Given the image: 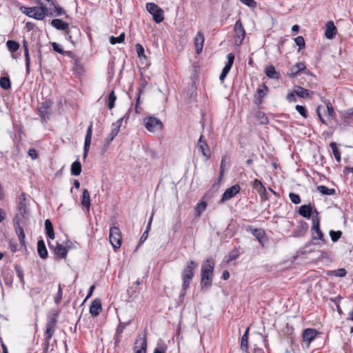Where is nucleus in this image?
<instances>
[{
	"label": "nucleus",
	"instance_id": "obj_3",
	"mask_svg": "<svg viewBox=\"0 0 353 353\" xmlns=\"http://www.w3.org/2000/svg\"><path fill=\"white\" fill-rule=\"evenodd\" d=\"M21 9L23 14L37 20L42 21L48 15V8L41 3L39 6L21 7Z\"/></svg>",
	"mask_w": 353,
	"mask_h": 353
},
{
	"label": "nucleus",
	"instance_id": "obj_18",
	"mask_svg": "<svg viewBox=\"0 0 353 353\" xmlns=\"http://www.w3.org/2000/svg\"><path fill=\"white\" fill-rule=\"evenodd\" d=\"M268 92V86L265 83L261 84L256 90V93L254 94V103L257 105H261Z\"/></svg>",
	"mask_w": 353,
	"mask_h": 353
},
{
	"label": "nucleus",
	"instance_id": "obj_54",
	"mask_svg": "<svg viewBox=\"0 0 353 353\" xmlns=\"http://www.w3.org/2000/svg\"><path fill=\"white\" fill-rule=\"evenodd\" d=\"M347 272L345 268H341L336 270H334L331 272L330 275L334 276L336 277H344L345 276Z\"/></svg>",
	"mask_w": 353,
	"mask_h": 353
},
{
	"label": "nucleus",
	"instance_id": "obj_37",
	"mask_svg": "<svg viewBox=\"0 0 353 353\" xmlns=\"http://www.w3.org/2000/svg\"><path fill=\"white\" fill-rule=\"evenodd\" d=\"M81 205L85 207L88 210L90 208V195L87 189H83L82 192V196L81 199Z\"/></svg>",
	"mask_w": 353,
	"mask_h": 353
},
{
	"label": "nucleus",
	"instance_id": "obj_59",
	"mask_svg": "<svg viewBox=\"0 0 353 353\" xmlns=\"http://www.w3.org/2000/svg\"><path fill=\"white\" fill-rule=\"evenodd\" d=\"M289 197L291 201L294 204H299L301 203V198L298 194L291 192L289 194Z\"/></svg>",
	"mask_w": 353,
	"mask_h": 353
},
{
	"label": "nucleus",
	"instance_id": "obj_61",
	"mask_svg": "<svg viewBox=\"0 0 353 353\" xmlns=\"http://www.w3.org/2000/svg\"><path fill=\"white\" fill-rule=\"evenodd\" d=\"M119 128L117 126L114 128L112 129L111 132L108 135V142L112 141L114 139V138L117 135L119 130Z\"/></svg>",
	"mask_w": 353,
	"mask_h": 353
},
{
	"label": "nucleus",
	"instance_id": "obj_58",
	"mask_svg": "<svg viewBox=\"0 0 353 353\" xmlns=\"http://www.w3.org/2000/svg\"><path fill=\"white\" fill-rule=\"evenodd\" d=\"M296 44L299 47V49H303L305 46L304 38L302 36H298L294 39Z\"/></svg>",
	"mask_w": 353,
	"mask_h": 353
},
{
	"label": "nucleus",
	"instance_id": "obj_31",
	"mask_svg": "<svg viewBox=\"0 0 353 353\" xmlns=\"http://www.w3.org/2000/svg\"><path fill=\"white\" fill-rule=\"evenodd\" d=\"M318 332L315 329L307 328L303 333V339L310 344L317 336Z\"/></svg>",
	"mask_w": 353,
	"mask_h": 353
},
{
	"label": "nucleus",
	"instance_id": "obj_17",
	"mask_svg": "<svg viewBox=\"0 0 353 353\" xmlns=\"http://www.w3.org/2000/svg\"><path fill=\"white\" fill-rule=\"evenodd\" d=\"M197 148L202 153L203 156L205 157L206 160L210 159L211 152L210 147L203 135L200 136L197 143Z\"/></svg>",
	"mask_w": 353,
	"mask_h": 353
},
{
	"label": "nucleus",
	"instance_id": "obj_12",
	"mask_svg": "<svg viewBox=\"0 0 353 353\" xmlns=\"http://www.w3.org/2000/svg\"><path fill=\"white\" fill-rule=\"evenodd\" d=\"M234 42L236 45L240 46L245 36V30L244 29L243 25L241 21L239 19L236 21L234 25Z\"/></svg>",
	"mask_w": 353,
	"mask_h": 353
},
{
	"label": "nucleus",
	"instance_id": "obj_46",
	"mask_svg": "<svg viewBox=\"0 0 353 353\" xmlns=\"http://www.w3.org/2000/svg\"><path fill=\"white\" fill-rule=\"evenodd\" d=\"M124 39H125V34L124 32H122L121 34H119V37H114V36H111L110 37V43L112 44V45H115L117 43H123L124 41Z\"/></svg>",
	"mask_w": 353,
	"mask_h": 353
},
{
	"label": "nucleus",
	"instance_id": "obj_53",
	"mask_svg": "<svg viewBox=\"0 0 353 353\" xmlns=\"http://www.w3.org/2000/svg\"><path fill=\"white\" fill-rule=\"evenodd\" d=\"M330 238L333 242H336L342 236V232L341 230L334 231L331 230L329 232Z\"/></svg>",
	"mask_w": 353,
	"mask_h": 353
},
{
	"label": "nucleus",
	"instance_id": "obj_20",
	"mask_svg": "<svg viewBox=\"0 0 353 353\" xmlns=\"http://www.w3.org/2000/svg\"><path fill=\"white\" fill-rule=\"evenodd\" d=\"M205 37L202 30H199L194 38V45L197 54L202 52Z\"/></svg>",
	"mask_w": 353,
	"mask_h": 353
},
{
	"label": "nucleus",
	"instance_id": "obj_42",
	"mask_svg": "<svg viewBox=\"0 0 353 353\" xmlns=\"http://www.w3.org/2000/svg\"><path fill=\"white\" fill-rule=\"evenodd\" d=\"M330 146L332 150V152H333V154L334 156V158L336 159V161L338 162V163H340L341 161V152L340 150L338 149V147H337V144L335 142H332L330 144Z\"/></svg>",
	"mask_w": 353,
	"mask_h": 353
},
{
	"label": "nucleus",
	"instance_id": "obj_64",
	"mask_svg": "<svg viewBox=\"0 0 353 353\" xmlns=\"http://www.w3.org/2000/svg\"><path fill=\"white\" fill-rule=\"evenodd\" d=\"M296 94L294 92H290L287 94L286 99L289 102H295L296 101Z\"/></svg>",
	"mask_w": 353,
	"mask_h": 353
},
{
	"label": "nucleus",
	"instance_id": "obj_33",
	"mask_svg": "<svg viewBox=\"0 0 353 353\" xmlns=\"http://www.w3.org/2000/svg\"><path fill=\"white\" fill-rule=\"evenodd\" d=\"M37 252L39 256L43 259H46L48 257V252L45 243L42 239L39 240L37 242Z\"/></svg>",
	"mask_w": 353,
	"mask_h": 353
},
{
	"label": "nucleus",
	"instance_id": "obj_36",
	"mask_svg": "<svg viewBox=\"0 0 353 353\" xmlns=\"http://www.w3.org/2000/svg\"><path fill=\"white\" fill-rule=\"evenodd\" d=\"M265 73L268 77L270 79H278L280 77V74L276 71L275 67L273 65H269L265 68Z\"/></svg>",
	"mask_w": 353,
	"mask_h": 353
},
{
	"label": "nucleus",
	"instance_id": "obj_10",
	"mask_svg": "<svg viewBox=\"0 0 353 353\" xmlns=\"http://www.w3.org/2000/svg\"><path fill=\"white\" fill-rule=\"evenodd\" d=\"M146 9L152 15L154 21L159 23L164 19L163 11L154 3H147Z\"/></svg>",
	"mask_w": 353,
	"mask_h": 353
},
{
	"label": "nucleus",
	"instance_id": "obj_55",
	"mask_svg": "<svg viewBox=\"0 0 353 353\" xmlns=\"http://www.w3.org/2000/svg\"><path fill=\"white\" fill-rule=\"evenodd\" d=\"M50 338L44 337V342L41 345V353H48Z\"/></svg>",
	"mask_w": 353,
	"mask_h": 353
},
{
	"label": "nucleus",
	"instance_id": "obj_25",
	"mask_svg": "<svg viewBox=\"0 0 353 353\" xmlns=\"http://www.w3.org/2000/svg\"><path fill=\"white\" fill-rule=\"evenodd\" d=\"M50 2L51 3L50 5L53 6V9H52L51 8L48 9V16L59 17L61 15H65V18H68V16L65 14V12L63 8L58 5H55L52 0Z\"/></svg>",
	"mask_w": 353,
	"mask_h": 353
},
{
	"label": "nucleus",
	"instance_id": "obj_34",
	"mask_svg": "<svg viewBox=\"0 0 353 353\" xmlns=\"http://www.w3.org/2000/svg\"><path fill=\"white\" fill-rule=\"evenodd\" d=\"M28 47H29L28 42L26 39H24L23 41V48L24 50V56H25V59H26V67L27 73L30 72V58Z\"/></svg>",
	"mask_w": 353,
	"mask_h": 353
},
{
	"label": "nucleus",
	"instance_id": "obj_60",
	"mask_svg": "<svg viewBox=\"0 0 353 353\" xmlns=\"http://www.w3.org/2000/svg\"><path fill=\"white\" fill-rule=\"evenodd\" d=\"M258 117L260 119V123L263 125H266L269 123V119L268 117L263 112H259L258 114Z\"/></svg>",
	"mask_w": 353,
	"mask_h": 353
},
{
	"label": "nucleus",
	"instance_id": "obj_51",
	"mask_svg": "<svg viewBox=\"0 0 353 353\" xmlns=\"http://www.w3.org/2000/svg\"><path fill=\"white\" fill-rule=\"evenodd\" d=\"M297 112L304 118L307 119L309 117L308 111L305 106L296 105L295 107Z\"/></svg>",
	"mask_w": 353,
	"mask_h": 353
},
{
	"label": "nucleus",
	"instance_id": "obj_47",
	"mask_svg": "<svg viewBox=\"0 0 353 353\" xmlns=\"http://www.w3.org/2000/svg\"><path fill=\"white\" fill-rule=\"evenodd\" d=\"M353 116V109L350 108L348 110L341 112V118L345 121L347 122L348 119Z\"/></svg>",
	"mask_w": 353,
	"mask_h": 353
},
{
	"label": "nucleus",
	"instance_id": "obj_56",
	"mask_svg": "<svg viewBox=\"0 0 353 353\" xmlns=\"http://www.w3.org/2000/svg\"><path fill=\"white\" fill-rule=\"evenodd\" d=\"M136 52L139 57H145L144 48L140 43L135 45Z\"/></svg>",
	"mask_w": 353,
	"mask_h": 353
},
{
	"label": "nucleus",
	"instance_id": "obj_49",
	"mask_svg": "<svg viewBox=\"0 0 353 353\" xmlns=\"http://www.w3.org/2000/svg\"><path fill=\"white\" fill-rule=\"evenodd\" d=\"M239 252L236 248L230 251L227 256V262L229 263L232 261L236 259L239 256Z\"/></svg>",
	"mask_w": 353,
	"mask_h": 353
},
{
	"label": "nucleus",
	"instance_id": "obj_44",
	"mask_svg": "<svg viewBox=\"0 0 353 353\" xmlns=\"http://www.w3.org/2000/svg\"><path fill=\"white\" fill-rule=\"evenodd\" d=\"M6 46L8 50L12 52H17L19 48V43L13 40H8L6 42Z\"/></svg>",
	"mask_w": 353,
	"mask_h": 353
},
{
	"label": "nucleus",
	"instance_id": "obj_19",
	"mask_svg": "<svg viewBox=\"0 0 353 353\" xmlns=\"http://www.w3.org/2000/svg\"><path fill=\"white\" fill-rule=\"evenodd\" d=\"M255 236L262 248L265 246V241L267 240V235L265 230L262 228H252L249 226V230Z\"/></svg>",
	"mask_w": 353,
	"mask_h": 353
},
{
	"label": "nucleus",
	"instance_id": "obj_43",
	"mask_svg": "<svg viewBox=\"0 0 353 353\" xmlns=\"http://www.w3.org/2000/svg\"><path fill=\"white\" fill-rule=\"evenodd\" d=\"M0 86L3 90H9L11 88V81L8 76L0 78Z\"/></svg>",
	"mask_w": 353,
	"mask_h": 353
},
{
	"label": "nucleus",
	"instance_id": "obj_40",
	"mask_svg": "<svg viewBox=\"0 0 353 353\" xmlns=\"http://www.w3.org/2000/svg\"><path fill=\"white\" fill-rule=\"evenodd\" d=\"M240 348L243 353H250L249 351V337L242 336L240 342Z\"/></svg>",
	"mask_w": 353,
	"mask_h": 353
},
{
	"label": "nucleus",
	"instance_id": "obj_26",
	"mask_svg": "<svg viewBox=\"0 0 353 353\" xmlns=\"http://www.w3.org/2000/svg\"><path fill=\"white\" fill-rule=\"evenodd\" d=\"M337 33V29L332 21H329L325 24V36L328 39H332Z\"/></svg>",
	"mask_w": 353,
	"mask_h": 353
},
{
	"label": "nucleus",
	"instance_id": "obj_48",
	"mask_svg": "<svg viewBox=\"0 0 353 353\" xmlns=\"http://www.w3.org/2000/svg\"><path fill=\"white\" fill-rule=\"evenodd\" d=\"M117 100V97L114 94V91L112 90L108 96V108L112 110L114 107L115 101Z\"/></svg>",
	"mask_w": 353,
	"mask_h": 353
},
{
	"label": "nucleus",
	"instance_id": "obj_11",
	"mask_svg": "<svg viewBox=\"0 0 353 353\" xmlns=\"http://www.w3.org/2000/svg\"><path fill=\"white\" fill-rule=\"evenodd\" d=\"M28 197L25 192H21L19 196L18 210L23 218H26L30 214Z\"/></svg>",
	"mask_w": 353,
	"mask_h": 353
},
{
	"label": "nucleus",
	"instance_id": "obj_23",
	"mask_svg": "<svg viewBox=\"0 0 353 353\" xmlns=\"http://www.w3.org/2000/svg\"><path fill=\"white\" fill-rule=\"evenodd\" d=\"M147 350V336L144 334L143 337L137 339L134 343V353H146Z\"/></svg>",
	"mask_w": 353,
	"mask_h": 353
},
{
	"label": "nucleus",
	"instance_id": "obj_27",
	"mask_svg": "<svg viewBox=\"0 0 353 353\" xmlns=\"http://www.w3.org/2000/svg\"><path fill=\"white\" fill-rule=\"evenodd\" d=\"M299 214L305 218V219H310L312 216V214L315 215L314 210H313L312 206L310 203L308 205H303L299 208Z\"/></svg>",
	"mask_w": 353,
	"mask_h": 353
},
{
	"label": "nucleus",
	"instance_id": "obj_6",
	"mask_svg": "<svg viewBox=\"0 0 353 353\" xmlns=\"http://www.w3.org/2000/svg\"><path fill=\"white\" fill-rule=\"evenodd\" d=\"M58 316L59 312L56 310H52L48 315L44 337L50 339L52 337L57 327Z\"/></svg>",
	"mask_w": 353,
	"mask_h": 353
},
{
	"label": "nucleus",
	"instance_id": "obj_32",
	"mask_svg": "<svg viewBox=\"0 0 353 353\" xmlns=\"http://www.w3.org/2000/svg\"><path fill=\"white\" fill-rule=\"evenodd\" d=\"M294 92L297 96L303 99L312 98L313 94L312 91L303 88L301 86L296 87V88L294 90Z\"/></svg>",
	"mask_w": 353,
	"mask_h": 353
},
{
	"label": "nucleus",
	"instance_id": "obj_39",
	"mask_svg": "<svg viewBox=\"0 0 353 353\" xmlns=\"http://www.w3.org/2000/svg\"><path fill=\"white\" fill-rule=\"evenodd\" d=\"M81 164L79 161L77 160L71 165V174L74 176H79L81 172Z\"/></svg>",
	"mask_w": 353,
	"mask_h": 353
},
{
	"label": "nucleus",
	"instance_id": "obj_14",
	"mask_svg": "<svg viewBox=\"0 0 353 353\" xmlns=\"http://www.w3.org/2000/svg\"><path fill=\"white\" fill-rule=\"evenodd\" d=\"M21 219L19 215H16L13 219V223L15 232L18 236L19 241L21 245H25L26 234L23 228L21 225Z\"/></svg>",
	"mask_w": 353,
	"mask_h": 353
},
{
	"label": "nucleus",
	"instance_id": "obj_2",
	"mask_svg": "<svg viewBox=\"0 0 353 353\" xmlns=\"http://www.w3.org/2000/svg\"><path fill=\"white\" fill-rule=\"evenodd\" d=\"M198 267V264L194 261L187 262L185 266L181 271L182 279V291L183 295L186 294V291L189 288L195 274V270Z\"/></svg>",
	"mask_w": 353,
	"mask_h": 353
},
{
	"label": "nucleus",
	"instance_id": "obj_45",
	"mask_svg": "<svg viewBox=\"0 0 353 353\" xmlns=\"http://www.w3.org/2000/svg\"><path fill=\"white\" fill-rule=\"evenodd\" d=\"M63 287H64V285H62L61 283L59 284L58 286V292L54 296V303L58 305L60 303L62 297H63Z\"/></svg>",
	"mask_w": 353,
	"mask_h": 353
},
{
	"label": "nucleus",
	"instance_id": "obj_4",
	"mask_svg": "<svg viewBox=\"0 0 353 353\" xmlns=\"http://www.w3.org/2000/svg\"><path fill=\"white\" fill-rule=\"evenodd\" d=\"M51 25L57 30H66V34L68 35V39L72 43H73L72 41V34L74 33L76 35L80 34V30L76 27L72 26L70 30H68L69 28V23L68 22H65L63 21L62 19H54L51 21Z\"/></svg>",
	"mask_w": 353,
	"mask_h": 353
},
{
	"label": "nucleus",
	"instance_id": "obj_21",
	"mask_svg": "<svg viewBox=\"0 0 353 353\" xmlns=\"http://www.w3.org/2000/svg\"><path fill=\"white\" fill-rule=\"evenodd\" d=\"M234 59H235V57L233 53H229L227 54L228 62L226 63L225 67L223 68L221 74L219 77V79L221 81H223L225 80L226 76L230 71V70L232 67V65L234 63Z\"/></svg>",
	"mask_w": 353,
	"mask_h": 353
},
{
	"label": "nucleus",
	"instance_id": "obj_5",
	"mask_svg": "<svg viewBox=\"0 0 353 353\" xmlns=\"http://www.w3.org/2000/svg\"><path fill=\"white\" fill-rule=\"evenodd\" d=\"M315 215H312V225L311 227V236L314 241H320L325 243L326 242L324 234L320 228L321 219L316 209L314 208Z\"/></svg>",
	"mask_w": 353,
	"mask_h": 353
},
{
	"label": "nucleus",
	"instance_id": "obj_22",
	"mask_svg": "<svg viewBox=\"0 0 353 353\" xmlns=\"http://www.w3.org/2000/svg\"><path fill=\"white\" fill-rule=\"evenodd\" d=\"M92 123L91 122L88 126L86 134L85 137L84 147H83V159H85L88 156L92 140Z\"/></svg>",
	"mask_w": 353,
	"mask_h": 353
},
{
	"label": "nucleus",
	"instance_id": "obj_13",
	"mask_svg": "<svg viewBox=\"0 0 353 353\" xmlns=\"http://www.w3.org/2000/svg\"><path fill=\"white\" fill-rule=\"evenodd\" d=\"M52 105V101L50 99H46L37 108L38 114L42 119L46 120L49 118Z\"/></svg>",
	"mask_w": 353,
	"mask_h": 353
},
{
	"label": "nucleus",
	"instance_id": "obj_52",
	"mask_svg": "<svg viewBox=\"0 0 353 353\" xmlns=\"http://www.w3.org/2000/svg\"><path fill=\"white\" fill-rule=\"evenodd\" d=\"M252 188L255 189L257 192H264L265 187L263 185L262 182L259 179H254L252 182Z\"/></svg>",
	"mask_w": 353,
	"mask_h": 353
},
{
	"label": "nucleus",
	"instance_id": "obj_15",
	"mask_svg": "<svg viewBox=\"0 0 353 353\" xmlns=\"http://www.w3.org/2000/svg\"><path fill=\"white\" fill-rule=\"evenodd\" d=\"M48 246L50 250H52L54 254L59 259H65L68 252V245L64 246L59 243H57L56 245L54 246L50 242H48Z\"/></svg>",
	"mask_w": 353,
	"mask_h": 353
},
{
	"label": "nucleus",
	"instance_id": "obj_28",
	"mask_svg": "<svg viewBox=\"0 0 353 353\" xmlns=\"http://www.w3.org/2000/svg\"><path fill=\"white\" fill-rule=\"evenodd\" d=\"M305 69L306 66L305 63L303 62H299L290 68L288 74L289 77L293 78L297 76L301 72H303Z\"/></svg>",
	"mask_w": 353,
	"mask_h": 353
},
{
	"label": "nucleus",
	"instance_id": "obj_16",
	"mask_svg": "<svg viewBox=\"0 0 353 353\" xmlns=\"http://www.w3.org/2000/svg\"><path fill=\"white\" fill-rule=\"evenodd\" d=\"M241 190V187L239 184H235L228 188H227L223 194L222 198L220 200V203H223L226 201L230 200L232 198L235 196Z\"/></svg>",
	"mask_w": 353,
	"mask_h": 353
},
{
	"label": "nucleus",
	"instance_id": "obj_29",
	"mask_svg": "<svg viewBox=\"0 0 353 353\" xmlns=\"http://www.w3.org/2000/svg\"><path fill=\"white\" fill-rule=\"evenodd\" d=\"M101 310L102 306L101 300L99 299H95L92 301L90 306V313L92 316H97L99 314Z\"/></svg>",
	"mask_w": 353,
	"mask_h": 353
},
{
	"label": "nucleus",
	"instance_id": "obj_8",
	"mask_svg": "<svg viewBox=\"0 0 353 353\" xmlns=\"http://www.w3.org/2000/svg\"><path fill=\"white\" fill-rule=\"evenodd\" d=\"M143 123L146 130L150 132L162 131L164 128L161 121L153 115L145 117L143 119Z\"/></svg>",
	"mask_w": 353,
	"mask_h": 353
},
{
	"label": "nucleus",
	"instance_id": "obj_35",
	"mask_svg": "<svg viewBox=\"0 0 353 353\" xmlns=\"http://www.w3.org/2000/svg\"><path fill=\"white\" fill-rule=\"evenodd\" d=\"M45 232L48 238L53 240L55 238L52 223L50 219L45 221Z\"/></svg>",
	"mask_w": 353,
	"mask_h": 353
},
{
	"label": "nucleus",
	"instance_id": "obj_1",
	"mask_svg": "<svg viewBox=\"0 0 353 353\" xmlns=\"http://www.w3.org/2000/svg\"><path fill=\"white\" fill-rule=\"evenodd\" d=\"M214 266L215 263L212 258L207 259L203 261L201 269V286L202 288L211 286Z\"/></svg>",
	"mask_w": 353,
	"mask_h": 353
},
{
	"label": "nucleus",
	"instance_id": "obj_9",
	"mask_svg": "<svg viewBox=\"0 0 353 353\" xmlns=\"http://www.w3.org/2000/svg\"><path fill=\"white\" fill-rule=\"evenodd\" d=\"M110 243L116 251L120 248L122 244V234L118 226H111L110 228Z\"/></svg>",
	"mask_w": 353,
	"mask_h": 353
},
{
	"label": "nucleus",
	"instance_id": "obj_50",
	"mask_svg": "<svg viewBox=\"0 0 353 353\" xmlns=\"http://www.w3.org/2000/svg\"><path fill=\"white\" fill-rule=\"evenodd\" d=\"M52 49L56 52L61 54H70L71 52L70 51H64L61 46L56 42H52L51 43Z\"/></svg>",
	"mask_w": 353,
	"mask_h": 353
},
{
	"label": "nucleus",
	"instance_id": "obj_57",
	"mask_svg": "<svg viewBox=\"0 0 353 353\" xmlns=\"http://www.w3.org/2000/svg\"><path fill=\"white\" fill-rule=\"evenodd\" d=\"M243 4L247 6L251 9H254L257 6V3L254 0H239Z\"/></svg>",
	"mask_w": 353,
	"mask_h": 353
},
{
	"label": "nucleus",
	"instance_id": "obj_62",
	"mask_svg": "<svg viewBox=\"0 0 353 353\" xmlns=\"http://www.w3.org/2000/svg\"><path fill=\"white\" fill-rule=\"evenodd\" d=\"M14 269H15L17 276L19 278L20 281L23 283L24 282L23 272L21 269V268L19 265H16Z\"/></svg>",
	"mask_w": 353,
	"mask_h": 353
},
{
	"label": "nucleus",
	"instance_id": "obj_41",
	"mask_svg": "<svg viewBox=\"0 0 353 353\" xmlns=\"http://www.w3.org/2000/svg\"><path fill=\"white\" fill-rule=\"evenodd\" d=\"M317 190L323 195H334L336 190L334 188H328L325 185H321L317 187Z\"/></svg>",
	"mask_w": 353,
	"mask_h": 353
},
{
	"label": "nucleus",
	"instance_id": "obj_7",
	"mask_svg": "<svg viewBox=\"0 0 353 353\" xmlns=\"http://www.w3.org/2000/svg\"><path fill=\"white\" fill-rule=\"evenodd\" d=\"M325 108L321 105H319L316 109V113L322 123L327 125V123L323 117V114L331 120H336V115L334 110V107L330 101L325 102Z\"/></svg>",
	"mask_w": 353,
	"mask_h": 353
},
{
	"label": "nucleus",
	"instance_id": "obj_30",
	"mask_svg": "<svg viewBox=\"0 0 353 353\" xmlns=\"http://www.w3.org/2000/svg\"><path fill=\"white\" fill-rule=\"evenodd\" d=\"M307 230L308 224L303 221H301L296 229L293 232L294 236L296 237L303 236L307 232Z\"/></svg>",
	"mask_w": 353,
	"mask_h": 353
},
{
	"label": "nucleus",
	"instance_id": "obj_63",
	"mask_svg": "<svg viewBox=\"0 0 353 353\" xmlns=\"http://www.w3.org/2000/svg\"><path fill=\"white\" fill-rule=\"evenodd\" d=\"M166 350L167 346L165 345H161L154 349V353H165Z\"/></svg>",
	"mask_w": 353,
	"mask_h": 353
},
{
	"label": "nucleus",
	"instance_id": "obj_38",
	"mask_svg": "<svg viewBox=\"0 0 353 353\" xmlns=\"http://www.w3.org/2000/svg\"><path fill=\"white\" fill-rule=\"evenodd\" d=\"M207 205V202L203 199H201L194 208L196 215L199 217L205 210Z\"/></svg>",
	"mask_w": 353,
	"mask_h": 353
},
{
	"label": "nucleus",
	"instance_id": "obj_24",
	"mask_svg": "<svg viewBox=\"0 0 353 353\" xmlns=\"http://www.w3.org/2000/svg\"><path fill=\"white\" fill-rule=\"evenodd\" d=\"M130 321L121 322V321H119V323L117 327L116 332L114 336V345L116 346L119 345V344L120 343L122 333L124 329L126 327V326L130 324Z\"/></svg>",
	"mask_w": 353,
	"mask_h": 353
}]
</instances>
